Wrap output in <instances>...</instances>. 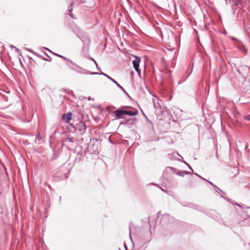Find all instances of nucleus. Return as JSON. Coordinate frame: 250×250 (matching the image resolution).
Segmentation results:
<instances>
[{
  "label": "nucleus",
  "mask_w": 250,
  "mask_h": 250,
  "mask_svg": "<svg viewBox=\"0 0 250 250\" xmlns=\"http://www.w3.org/2000/svg\"><path fill=\"white\" fill-rule=\"evenodd\" d=\"M91 75H103L106 77L108 79L110 80L111 82L115 83V84L117 85L118 87H119L120 89H121L125 94L126 95H127L128 97H129V96L128 94L126 92V91L125 90V89L120 85L116 81H115L113 79H112L111 77L107 75V74L101 72V73H98V72H91Z\"/></svg>",
  "instance_id": "nucleus-1"
},
{
  "label": "nucleus",
  "mask_w": 250,
  "mask_h": 250,
  "mask_svg": "<svg viewBox=\"0 0 250 250\" xmlns=\"http://www.w3.org/2000/svg\"><path fill=\"white\" fill-rule=\"evenodd\" d=\"M67 65L70 69L79 73L83 74L86 71L85 69L83 68L72 61H70V63H68Z\"/></svg>",
  "instance_id": "nucleus-2"
},
{
  "label": "nucleus",
  "mask_w": 250,
  "mask_h": 250,
  "mask_svg": "<svg viewBox=\"0 0 250 250\" xmlns=\"http://www.w3.org/2000/svg\"><path fill=\"white\" fill-rule=\"evenodd\" d=\"M75 129L78 130L81 134H83L86 129L85 123L80 121L76 125Z\"/></svg>",
  "instance_id": "nucleus-3"
},
{
  "label": "nucleus",
  "mask_w": 250,
  "mask_h": 250,
  "mask_svg": "<svg viewBox=\"0 0 250 250\" xmlns=\"http://www.w3.org/2000/svg\"><path fill=\"white\" fill-rule=\"evenodd\" d=\"M135 57V59L133 61L132 63L133 65V67L135 69V70L137 71V72L138 73L139 75L140 74L141 70L139 69V64L141 61L140 58L139 57H137L136 56H134Z\"/></svg>",
  "instance_id": "nucleus-4"
},
{
  "label": "nucleus",
  "mask_w": 250,
  "mask_h": 250,
  "mask_svg": "<svg viewBox=\"0 0 250 250\" xmlns=\"http://www.w3.org/2000/svg\"><path fill=\"white\" fill-rule=\"evenodd\" d=\"M246 3V2L244 0H232V7L233 8L234 6H236L238 5H241L244 6Z\"/></svg>",
  "instance_id": "nucleus-5"
},
{
  "label": "nucleus",
  "mask_w": 250,
  "mask_h": 250,
  "mask_svg": "<svg viewBox=\"0 0 250 250\" xmlns=\"http://www.w3.org/2000/svg\"><path fill=\"white\" fill-rule=\"evenodd\" d=\"M125 110L118 109L114 111L113 112L116 115L117 118H121L123 115H125Z\"/></svg>",
  "instance_id": "nucleus-6"
},
{
  "label": "nucleus",
  "mask_w": 250,
  "mask_h": 250,
  "mask_svg": "<svg viewBox=\"0 0 250 250\" xmlns=\"http://www.w3.org/2000/svg\"><path fill=\"white\" fill-rule=\"evenodd\" d=\"M72 118V114L71 112H68L62 115V119L65 121V123H68Z\"/></svg>",
  "instance_id": "nucleus-7"
},
{
  "label": "nucleus",
  "mask_w": 250,
  "mask_h": 250,
  "mask_svg": "<svg viewBox=\"0 0 250 250\" xmlns=\"http://www.w3.org/2000/svg\"><path fill=\"white\" fill-rule=\"evenodd\" d=\"M73 3H71L70 5L68 7V14L71 16L72 18L75 19V18L74 17L72 13L73 10Z\"/></svg>",
  "instance_id": "nucleus-8"
},
{
  "label": "nucleus",
  "mask_w": 250,
  "mask_h": 250,
  "mask_svg": "<svg viewBox=\"0 0 250 250\" xmlns=\"http://www.w3.org/2000/svg\"><path fill=\"white\" fill-rule=\"evenodd\" d=\"M137 114H138L137 111L133 112L131 111L125 110V115H127L129 116H135V115H137Z\"/></svg>",
  "instance_id": "nucleus-9"
},
{
  "label": "nucleus",
  "mask_w": 250,
  "mask_h": 250,
  "mask_svg": "<svg viewBox=\"0 0 250 250\" xmlns=\"http://www.w3.org/2000/svg\"><path fill=\"white\" fill-rule=\"evenodd\" d=\"M190 172L188 171H179L177 173V174L180 176H184L186 174H189Z\"/></svg>",
  "instance_id": "nucleus-10"
},
{
  "label": "nucleus",
  "mask_w": 250,
  "mask_h": 250,
  "mask_svg": "<svg viewBox=\"0 0 250 250\" xmlns=\"http://www.w3.org/2000/svg\"><path fill=\"white\" fill-rule=\"evenodd\" d=\"M66 141H68V142H71V143H75L77 141V139L76 138H73V137H71V138L68 137L66 139Z\"/></svg>",
  "instance_id": "nucleus-11"
},
{
  "label": "nucleus",
  "mask_w": 250,
  "mask_h": 250,
  "mask_svg": "<svg viewBox=\"0 0 250 250\" xmlns=\"http://www.w3.org/2000/svg\"><path fill=\"white\" fill-rule=\"evenodd\" d=\"M55 55L58 56H59V57H61V58H62L63 60H64L65 61H67L69 62V63H70V61H71V60L66 58L64 56H62L61 55H59V54H55Z\"/></svg>",
  "instance_id": "nucleus-12"
},
{
  "label": "nucleus",
  "mask_w": 250,
  "mask_h": 250,
  "mask_svg": "<svg viewBox=\"0 0 250 250\" xmlns=\"http://www.w3.org/2000/svg\"><path fill=\"white\" fill-rule=\"evenodd\" d=\"M90 59L93 61V62H94V63L95 64L96 66V67L98 69V70H101L100 68L98 67V64L97 63V62L95 61V60L93 58H91L90 57Z\"/></svg>",
  "instance_id": "nucleus-13"
},
{
  "label": "nucleus",
  "mask_w": 250,
  "mask_h": 250,
  "mask_svg": "<svg viewBox=\"0 0 250 250\" xmlns=\"http://www.w3.org/2000/svg\"><path fill=\"white\" fill-rule=\"evenodd\" d=\"M184 163L185 164H186V165H187V166H188V167L193 171V170H192V169L191 167L190 166V165H189L188 163H187L186 162H185V161H184Z\"/></svg>",
  "instance_id": "nucleus-14"
},
{
  "label": "nucleus",
  "mask_w": 250,
  "mask_h": 250,
  "mask_svg": "<svg viewBox=\"0 0 250 250\" xmlns=\"http://www.w3.org/2000/svg\"><path fill=\"white\" fill-rule=\"evenodd\" d=\"M245 119L248 121H250V114L246 116Z\"/></svg>",
  "instance_id": "nucleus-15"
},
{
  "label": "nucleus",
  "mask_w": 250,
  "mask_h": 250,
  "mask_svg": "<svg viewBox=\"0 0 250 250\" xmlns=\"http://www.w3.org/2000/svg\"><path fill=\"white\" fill-rule=\"evenodd\" d=\"M153 105H154V107L155 108H158V106H157L156 104H155V103L154 102V100H153Z\"/></svg>",
  "instance_id": "nucleus-16"
},
{
  "label": "nucleus",
  "mask_w": 250,
  "mask_h": 250,
  "mask_svg": "<svg viewBox=\"0 0 250 250\" xmlns=\"http://www.w3.org/2000/svg\"><path fill=\"white\" fill-rule=\"evenodd\" d=\"M208 182L211 185H212V186L214 187H216V186H215L212 183H211V182H209V181H208Z\"/></svg>",
  "instance_id": "nucleus-17"
},
{
  "label": "nucleus",
  "mask_w": 250,
  "mask_h": 250,
  "mask_svg": "<svg viewBox=\"0 0 250 250\" xmlns=\"http://www.w3.org/2000/svg\"><path fill=\"white\" fill-rule=\"evenodd\" d=\"M130 230H131V228H129V236H130V239L132 240L131 237V232H130Z\"/></svg>",
  "instance_id": "nucleus-18"
},
{
  "label": "nucleus",
  "mask_w": 250,
  "mask_h": 250,
  "mask_svg": "<svg viewBox=\"0 0 250 250\" xmlns=\"http://www.w3.org/2000/svg\"><path fill=\"white\" fill-rule=\"evenodd\" d=\"M243 47V49H244L243 51L246 52V49L245 48V47L244 46Z\"/></svg>",
  "instance_id": "nucleus-19"
},
{
  "label": "nucleus",
  "mask_w": 250,
  "mask_h": 250,
  "mask_svg": "<svg viewBox=\"0 0 250 250\" xmlns=\"http://www.w3.org/2000/svg\"><path fill=\"white\" fill-rule=\"evenodd\" d=\"M11 47H14V48H16V49L18 50L17 48H16L15 46H14L13 45H11Z\"/></svg>",
  "instance_id": "nucleus-20"
},
{
  "label": "nucleus",
  "mask_w": 250,
  "mask_h": 250,
  "mask_svg": "<svg viewBox=\"0 0 250 250\" xmlns=\"http://www.w3.org/2000/svg\"><path fill=\"white\" fill-rule=\"evenodd\" d=\"M194 174H195V175H197L198 176H199V177H201V176H199V175L198 174H197V173H194Z\"/></svg>",
  "instance_id": "nucleus-21"
},
{
  "label": "nucleus",
  "mask_w": 250,
  "mask_h": 250,
  "mask_svg": "<svg viewBox=\"0 0 250 250\" xmlns=\"http://www.w3.org/2000/svg\"><path fill=\"white\" fill-rule=\"evenodd\" d=\"M91 98H90V97H89V98H88V100L89 101L91 100Z\"/></svg>",
  "instance_id": "nucleus-22"
},
{
  "label": "nucleus",
  "mask_w": 250,
  "mask_h": 250,
  "mask_svg": "<svg viewBox=\"0 0 250 250\" xmlns=\"http://www.w3.org/2000/svg\"><path fill=\"white\" fill-rule=\"evenodd\" d=\"M236 205H237V206H239V207H241V206L240 205H239V204H237Z\"/></svg>",
  "instance_id": "nucleus-23"
}]
</instances>
